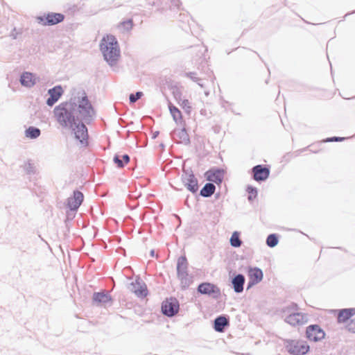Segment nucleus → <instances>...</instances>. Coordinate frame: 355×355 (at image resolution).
<instances>
[{
  "instance_id": "nucleus-1",
  "label": "nucleus",
  "mask_w": 355,
  "mask_h": 355,
  "mask_svg": "<svg viewBox=\"0 0 355 355\" xmlns=\"http://www.w3.org/2000/svg\"><path fill=\"white\" fill-rule=\"evenodd\" d=\"M53 114L58 124L68 129L78 121L89 123L95 117V111L85 92L74 89L69 101L55 107Z\"/></svg>"
},
{
  "instance_id": "nucleus-2",
  "label": "nucleus",
  "mask_w": 355,
  "mask_h": 355,
  "mask_svg": "<svg viewBox=\"0 0 355 355\" xmlns=\"http://www.w3.org/2000/svg\"><path fill=\"white\" fill-rule=\"evenodd\" d=\"M100 49L105 60L110 66L116 64L120 56V49L115 37L107 35L103 37L101 42Z\"/></svg>"
},
{
  "instance_id": "nucleus-3",
  "label": "nucleus",
  "mask_w": 355,
  "mask_h": 355,
  "mask_svg": "<svg viewBox=\"0 0 355 355\" xmlns=\"http://www.w3.org/2000/svg\"><path fill=\"white\" fill-rule=\"evenodd\" d=\"M187 260L184 256L180 257L177 263V275L182 288L186 289L192 282V278L187 272Z\"/></svg>"
},
{
  "instance_id": "nucleus-4",
  "label": "nucleus",
  "mask_w": 355,
  "mask_h": 355,
  "mask_svg": "<svg viewBox=\"0 0 355 355\" xmlns=\"http://www.w3.org/2000/svg\"><path fill=\"white\" fill-rule=\"evenodd\" d=\"M284 345L288 352L292 355H304L309 350V346L303 340H286Z\"/></svg>"
},
{
  "instance_id": "nucleus-5",
  "label": "nucleus",
  "mask_w": 355,
  "mask_h": 355,
  "mask_svg": "<svg viewBox=\"0 0 355 355\" xmlns=\"http://www.w3.org/2000/svg\"><path fill=\"white\" fill-rule=\"evenodd\" d=\"M84 121H78L74 126L69 128L73 130L75 137L83 146H87L88 144V132L86 125L84 124Z\"/></svg>"
},
{
  "instance_id": "nucleus-6",
  "label": "nucleus",
  "mask_w": 355,
  "mask_h": 355,
  "mask_svg": "<svg viewBox=\"0 0 355 355\" xmlns=\"http://www.w3.org/2000/svg\"><path fill=\"white\" fill-rule=\"evenodd\" d=\"M182 180L189 191L192 193H196L198 191V180L195 178L191 169L183 170Z\"/></svg>"
},
{
  "instance_id": "nucleus-7",
  "label": "nucleus",
  "mask_w": 355,
  "mask_h": 355,
  "mask_svg": "<svg viewBox=\"0 0 355 355\" xmlns=\"http://www.w3.org/2000/svg\"><path fill=\"white\" fill-rule=\"evenodd\" d=\"M128 288L139 297H144L148 295L147 286L139 277H137L135 282L129 284Z\"/></svg>"
},
{
  "instance_id": "nucleus-8",
  "label": "nucleus",
  "mask_w": 355,
  "mask_h": 355,
  "mask_svg": "<svg viewBox=\"0 0 355 355\" xmlns=\"http://www.w3.org/2000/svg\"><path fill=\"white\" fill-rule=\"evenodd\" d=\"M309 320L306 314L302 313H291L285 316L284 321L291 326L303 325Z\"/></svg>"
},
{
  "instance_id": "nucleus-9",
  "label": "nucleus",
  "mask_w": 355,
  "mask_h": 355,
  "mask_svg": "<svg viewBox=\"0 0 355 355\" xmlns=\"http://www.w3.org/2000/svg\"><path fill=\"white\" fill-rule=\"evenodd\" d=\"M248 276L249 280L248 282L247 290L261 282L263 274L262 270L257 267H249L248 270Z\"/></svg>"
},
{
  "instance_id": "nucleus-10",
  "label": "nucleus",
  "mask_w": 355,
  "mask_h": 355,
  "mask_svg": "<svg viewBox=\"0 0 355 355\" xmlns=\"http://www.w3.org/2000/svg\"><path fill=\"white\" fill-rule=\"evenodd\" d=\"M179 310V303L175 298H171L162 302V311L168 317L174 316Z\"/></svg>"
},
{
  "instance_id": "nucleus-11",
  "label": "nucleus",
  "mask_w": 355,
  "mask_h": 355,
  "mask_svg": "<svg viewBox=\"0 0 355 355\" xmlns=\"http://www.w3.org/2000/svg\"><path fill=\"white\" fill-rule=\"evenodd\" d=\"M253 178L257 182L266 180L270 175V170L266 166L258 164L252 168Z\"/></svg>"
},
{
  "instance_id": "nucleus-12",
  "label": "nucleus",
  "mask_w": 355,
  "mask_h": 355,
  "mask_svg": "<svg viewBox=\"0 0 355 355\" xmlns=\"http://www.w3.org/2000/svg\"><path fill=\"white\" fill-rule=\"evenodd\" d=\"M205 175L208 181L220 184L224 178V171L218 168H212L208 170Z\"/></svg>"
},
{
  "instance_id": "nucleus-13",
  "label": "nucleus",
  "mask_w": 355,
  "mask_h": 355,
  "mask_svg": "<svg viewBox=\"0 0 355 355\" xmlns=\"http://www.w3.org/2000/svg\"><path fill=\"white\" fill-rule=\"evenodd\" d=\"M83 194L79 191H74L73 196L67 199V207L71 211H76L83 201Z\"/></svg>"
},
{
  "instance_id": "nucleus-14",
  "label": "nucleus",
  "mask_w": 355,
  "mask_h": 355,
  "mask_svg": "<svg viewBox=\"0 0 355 355\" xmlns=\"http://www.w3.org/2000/svg\"><path fill=\"white\" fill-rule=\"evenodd\" d=\"M48 94H49V97L46 100V105L51 107L62 96L63 94L62 87L60 85L55 86L48 90Z\"/></svg>"
},
{
  "instance_id": "nucleus-15",
  "label": "nucleus",
  "mask_w": 355,
  "mask_h": 355,
  "mask_svg": "<svg viewBox=\"0 0 355 355\" xmlns=\"http://www.w3.org/2000/svg\"><path fill=\"white\" fill-rule=\"evenodd\" d=\"M37 81H39V78L35 74L28 71L23 72L19 79L22 86L29 88L33 87Z\"/></svg>"
},
{
  "instance_id": "nucleus-16",
  "label": "nucleus",
  "mask_w": 355,
  "mask_h": 355,
  "mask_svg": "<svg viewBox=\"0 0 355 355\" xmlns=\"http://www.w3.org/2000/svg\"><path fill=\"white\" fill-rule=\"evenodd\" d=\"M198 291L201 294L209 295L214 294L218 295L220 294V289L218 288V286L208 282L200 284L198 287Z\"/></svg>"
},
{
  "instance_id": "nucleus-17",
  "label": "nucleus",
  "mask_w": 355,
  "mask_h": 355,
  "mask_svg": "<svg viewBox=\"0 0 355 355\" xmlns=\"http://www.w3.org/2000/svg\"><path fill=\"white\" fill-rule=\"evenodd\" d=\"M245 282V278L243 275L238 274L235 275L232 279V284L234 292L236 293H242Z\"/></svg>"
},
{
  "instance_id": "nucleus-18",
  "label": "nucleus",
  "mask_w": 355,
  "mask_h": 355,
  "mask_svg": "<svg viewBox=\"0 0 355 355\" xmlns=\"http://www.w3.org/2000/svg\"><path fill=\"white\" fill-rule=\"evenodd\" d=\"M229 325V319L225 315L218 316L214 321V328L217 332H223Z\"/></svg>"
},
{
  "instance_id": "nucleus-19",
  "label": "nucleus",
  "mask_w": 355,
  "mask_h": 355,
  "mask_svg": "<svg viewBox=\"0 0 355 355\" xmlns=\"http://www.w3.org/2000/svg\"><path fill=\"white\" fill-rule=\"evenodd\" d=\"M354 315V308L339 309L337 318L338 322L339 323L345 322Z\"/></svg>"
},
{
  "instance_id": "nucleus-20",
  "label": "nucleus",
  "mask_w": 355,
  "mask_h": 355,
  "mask_svg": "<svg viewBox=\"0 0 355 355\" xmlns=\"http://www.w3.org/2000/svg\"><path fill=\"white\" fill-rule=\"evenodd\" d=\"M64 19V16L61 13L50 12L48 13L45 17L46 21L44 22V25H55Z\"/></svg>"
},
{
  "instance_id": "nucleus-21",
  "label": "nucleus",
  "mask_w": 355,
  "mask_h": 355,
  "mask_svg": "<svg viewBox=\"0 0 355 355\" xmlns=\"http://www.w3.org/2000/svg\"><path fill=\"white\" fill-rule=\"evenodd\" d=\"M93 302L97 304H106L112 300L111 296L104 291L94 293L92 297Z\"/></svg>"
},
{
  "instance_id": "nucleus-22",
  "label": "nucleus",
  "mask_w": 355,
  "mask_h": 355,
  "mask_svg": "<svg viewBox=\"0 0 355 355\" xmlns=\"http://www.w3.org/2000/svg\"><path fill=\"white\" fill-rule=\"evenodd\" d=\"M325 337V332L318 324H312V341L318 342Z\"/></svg>"
},
{
  "instance_id": "nucleus-23",
  "label": "nucleus",
  "mask_w": 355,
  "mask_h": 355,
  "mask_svg": "<svg viewBox=\"0 0 355 355\" xmlns=\"http://www.w3.org/2000/svg\"><path fill=\"white\" fill-rule=\"evenodd\" d=\"M216 187L211 182H208L205 184L202 189L200 190V194L202 197L209 198L215 192Z\"/></svg>"
},
{
  "instance_id": "nucleus-24",
  "label": "nucleus",
  "mask_w": 355,
  "mask_h": 355,
  "mask_svg": "<svg viewBox=\"0 0 355 355\" xmlns=\"http://www.w3.org/2000/svg\"><path fill=\"white\" fill-rule=\"evenodd\" d=\"M133 27V21L132 19H128L127 20L123 21L120 22L117 25V28L120 32L123 33L130 32Z\"/></svg>"
},
{
  "instance_id": "nucleus-25",
  "label": "nucleus",
  "mask_w": 355,
  "mask_h": 355,
  "mask_svg": "<svg viewBox=\"0 0 355 355\" xmlns=\"http://www.w3.org/2000/svg\"><path fill=\"white\" fill-rule=\"evenodd\" d=\"M168 108L171 114L173 116V120L177 124H180L182 123V113L180 110L176 107L175 105L169 103Z\"/></svg>"
},
{
  "instance_id": "nucleus-26",
  "label": "nucleus",
  "mask_w": 355,
  "mask_h": 355,
  "mask_svg": "<svg viewBox=\"0 0 355 355\" xmlns=\"http://www.w3.org/2000/svg\"><path fill=\"white\" fill-rule=\"evenodd\" d=\"M41 130L36 127L30 126L25 131V135L26 137L30 139H37L40 137Z\"/></svg>"
},
{
  "instance_id": "nucleus-27",
  "label": "nucleus",
  "mask_w": 355,
  "mask_h": 355,
  "mask_svg": "<svg viewBox=\"0 0 355 355\" xmlns=\"http://www.w3.org/2000/svg\"><path fill=\"white\" fill-rule=\"evenodd\" d=\"M175 134L180 139V142L185 145H188L190 143V139L187 132L185 128L179 130L178 132H175Z\"/></svg>"
},
{
  "instance_id": "nucleus-28",
  "label": "nucleus",
  "mask_w": 355,
  "mask_h": 355,
  "mask_svg": "<svg viewBox=\"0 0 355 355\" xmlns=\"http://www.w3.org/2000/svg\"><path fill=\"white\" fill-rule=\"evenodd\" d=\"M230 244L234 248H239L241 245L242 241L239 238V233L238 232H233L230 238Z\"/></svg>"
},
{
  "instance_id": "nucleus-29",
  "label": "nucleus",
  "mask_w": 355,
  "mask_h": 355,
  "mask_svg": "<svg viewBox=\"0 0 355 355\" xmlns=\"http://www.w3.org/2000/svg\"><path fill=\"white\" fill-rule=\"evenodd\" d=\"M278 241H279L278 237L275 234H271L268 235L266 239V244L268 246H269L270 248L275 247L277 245Z\"/></svg>"
},
{
  "instance_id": "nucleus-30",
  "label": "nucleus",
  "mask_w": 355,
  "mask_h": 355,
  "mask_svg": "<svg viewBox=\"0 0 355 355\" xmlns=\"http://www.w3.org/2000/svg\"><path fill=\"white\" fill-rule=\"evenodd\" d=\"M178 103L187 114H190L192 110L191 103L187 99H179Z\"/></svg>"
},
{
  "instance_id": "nucleus-31",
  "label": "nucleus",
  "mask_w": 355,
  "mask_h": 355,
  "mask_svg": "<svg viewBox=\"0 0 355 355\" xmlns=\"http://www.w3.org/2000/svg\"><path fill=\"white\" fill-rule=\"evenodd\" d=\"M185 76L191 78L193 82L196 83L201 87H204V84L202 82V79L197 76L196 72H188L185 73Z\"/></svg>"
},
{
  "instance_id": "nucleus-32",
  "label": "nucleus",
  "mask_w": 355,
  "mask_h": 355,
  "mask_svg": "<svg viewBox=\"0 0 355 355\" xmlns=\"http://www.w3.org/2000/svg\"><path fill=\"white\" fill-rule=\"evenodd\" d=\"M143 95L141 92H137L136 94H131L130 95L129 99L131 103H135L137 100H139Z\"/></svg>"
},
{
  "instance_id": "nucleus-33",
  "label": "nucleus",
  "mask_w": 355,
  "mask_h": 355,
  "mask_svg": "<svg viewBox=\"0 0 355 355\" xmlns=\"http://www.w3.org/2000/svg\"><path fill=\"white\" fill-rule=\"evenodd\" d=\"M248 191L249 193L248 200H252L253 198H255L257 195V190L255 187H248Z\"/></svg>"
},
{
  "instance_id": "nucleus-34",
  "label": "nucleus",
  "mask_w": 355,
  "mask_h": 355,
  "mask_svg": "<svg viewBox=\"0 0 355 355\" xmlns=\"http://www.w3.org/2000/svg\"><path fill=\"white\" fill-rule=\"evenodd\" d=\"M347 137H327L325 139L326 142H338V141H343L345 139H347Z\"/></svg>"
},
{
  "instance_id": "nucleus-35",
  "label": "nucleus",
  "mask_w": 355,
  "mask_h": 355,
  "mask_svg": "<svg viewBox=\"0 0 355 355\" xmlns=\"http://www.w3.org/2000/svg\"><path fill=\"white\" fill-rule=\"evenodd\" d=\"M114 162L117 165L119 168H123L124 166V163L121 158V155H115L113 158Z\"/></svg>"
},
{
  "instance_id": "nucleus-36",
  "label": "nucleus",
  "mask_w": 355,
  "mask_h": 355,
  "mask_svg": "<svg viewBox=\"0 0 355 355\" xmlns=\"http://www.w3.org/2000/svg\"><path fill=\"white\" fill-rule=\"evenodd\" d=\"M24 169L28 174H34L35 172V166L31 163L26 164Z\"/></svg>"
},
{
  "instance_id": "nucleus-37",
  "label": "nucleus",
  "mask_w": 355,
  "mask_h": 355,
  "mask_svg": "<svg viewBox=\"0 0 355 355\" xmlns=\"http://www.w3.org/2000/svg\"><path fill=\"white\" fill-rule=\"evenodd\" d=\"M347 329L349 331L355 333V318L350 320V322L347 326Z\"/></svg>"
},
{
  "instance_id": "nucleus-38",
  "label": "nucleus",
  "mask_w": 355,
  "mask_h": 355,
  "mask_svg": "<svg viewBox=\"0 0 355 355\" xmlns=\"http://www.w3.org/2000/svg\"><path fill=\"white\" fill-rule=\"evenodd\" d=\"M19 34H21V31H17V29L15 28L12 32L10 33V36L13 39L15 40L17 37V35Z\"/></svg>"
},
{
  "instance_id": "nucleus-39",
  "label": "nucleus",
  "mask_w": 355,
  "mask_h": 355,
  "mask_svg": "<svg viewBox=\"0 0 355 355\" xmlns=\"http://www.w3.org/2000/svg\"><path fill=\"white\" fill-rule=\"evenodd\" d=\"M121 158L122 159V161L123 162L124 164L128 163L130 162V157L127 154L121 155Z\"/></svg>"
},
{
  "instance_id": "nucleus-40",
  "label": "nucleus",
  "mask_w": 355,
  "mask_h": 355,
  "mask_svg": "<svg viewBox=\"0 0 355 355\" xmlns=\"http://www.w3.org/2000/svg\"><path fill=\"white\" fill-rule=\"evenodd\" d=\"M306 335L308 339H311V325L306 327Z\"/></svg>"
},
{
  "instance_id": "nucleus-41",
  "label": "nucleus",
  "mask_w": 355,
  "mask_h": 355,
  "mask_svg": "<svg viewBox=\"0 0 355 355\" xmlns=\"http://www.w3.org/2000/svg\"><path fill=\"white\" fill-rule=\"evenodd\" d=\"M158 134H159V132H155L153 134V138L157 137V135H158Z\"/></svg>"
},
{
  "instance_id": "nucleus-42",
  "label": "nucleus",
  "mask_w": 355,
  "mask_h": 355,
  "mask_svg": "<svg viewBox=\"0 0 355 355\" xmlns=\"http://www.w3.org/2000/svg\"><path fill=\"white\" fill-rule=\"evenodd\" d=\"M154 254H155V251H154L153 250H152L150 251V256H151V257H154Z\"/></svg>"
},
{
  "instance_id": "nucleus-43",
  "label": "nucleus",
  "mask_w": 355,
  "mask_h": 355,
  "mask_svg": "<svg viewBox=\"0 0 355 355\" xmlns=\"http://www.w3.org/2000/svg\"><path fill=\"white\" fill-rule=\"evenodd\" d=\"M38 19H39L41 21H44V18H43V17H39Z\"/></svg>"
},
{
  "instance_id": "nucleus-44",
  "label": "nucleus",
  "mask_w": 355,
  "mask_h": 355,
  "mask_svg": "<svg viewBox=\"0 0 355 355\" xmlns=\"http://www.w3.org/2000/svg\"><path fill=\"white\" fill-rule=\"evenodd\" d=\"M205 94L206 96H207V95H209V92H205Z\"/></svg>"
},
{
  "instance_id": "nucleus-45",
  "label": "nucleus",
  "mask_w": 355,
  "mask_h": 355,
  "mask_svg": "<svg viewBox=\"0 0 355 355\" xmlns=\"http://www.w3.org/2000/svg\"><path fill=\"white\" fill-rule=\"evenodd\" d=\"M353 12H355V10Z\"/></svg>"
}]
</instances>
